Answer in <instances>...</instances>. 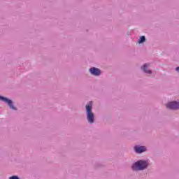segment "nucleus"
Here are the masks:
<instances>
[{
	"label": "nucleus",
	"mask_w": 179,
	"mask_h": 179,
	"mask_svg": "<svg viewBox=\"0 0 179 179\" xmlns=\"http://www.w3.org/2000/svg\"><path fill=\"white\" fill-rule=\"evenodd\" d=\"M85 114L88 124L92 125L96 121L94 113H93V101H90L85 106Z\"/></svg>",
	"instance_id": "nucleus-1"
},
{
	"label": "nucleus",
	"mask_w": 179,
	"mask_h": 179,
	"mask_svg": "<svg viewBox=\"0 0 179 179\" xmlns=\"http://www.w3.org/2000/svg\"><path fill=\"white\" fill-rule=\"evenodd\" d=\"M149 167V162L148 160L139 159L131 165L133 171H143Z\"/></svg>",
	"instance_id": "nucleus-2"
},
{
	"label": "nucleus",
	"mask_w": 179,
	"mask_h": 179,
	"mask_svg": "<svg viewBox=\"0 0 179 179\" xmlns=\"http://www.w3.org/2000/svg\"><path fill=\"white\" fill-rule=\"evenodd\" d=\"M0 101H3V103H6V104L8 106L10 110L17 111V108H16L15 105H13V101H12L11 99H9L8 98L0 95Z\"/></svg>",
	"instance_id": "nucleus-3"
},
{
	"label": "nucleus",
	"mask_w": 179,
	"mask_h": 179,
	"mask_svg": "<svg viewBox=\"0 0 179 179\" xmlns=\"http://www.w3.org/2000/svg\"><path fill=\"white\" fill-rule=\"evenodd\" d=\"M166 107L169 108V110H179V102L177 101L169 102L166 104Z\"/></svg>",
	"instance_id": "nucleus-4"
},
{
	"label": "nucleus",
	"mask_w": 179,
	"mask_h": 179,
	"mask_svg": "<svg viewBox=\"0 0 179 179\" xmlns=\"http://www.w3.org/2000/svg\"><path fill=\"white\" fill-rule=\"evenodd\" d=\"M135 153H137L138 155H141V153H143L144 152H146L148 150V148L146 146L137 145L134 147Z\"/></svg>",
	"instance_id": "nucleus-5"
},
{
	"label": "nucleus",
	"mask_w": 179,
	"mask_h": 179,
	"mask_svg": "<svg viewBox=\"0 0 179 179\" xmlns=\"http://www.w3.org/2000/svg\"><path fill=\"white\" fill-rule=\"evenodd\" d=\"M89 71L90 73L93 76H100V75H101V70L97 67H91Z\"/></svg>",
	"instance_id": "nucleus-6"
},
{
	"label": "nucleus",
	"mask_w": 179,
	"mask_h": 179,
	"mask_svg": "<svg viewBox=\"0 0 179 179\" xmlns=\"http://www.w3.org/2000/svg\"><path fill=\"white\" fill-rule=\"evenodd\" d=\"M141 71L145 73H148V75H151L152 71L149 70V67L147 64H145L143 66H141Z\"/></svg>",
	"instance_id": "nucleus-7"
},
{
	"label": "nucleus",
	"mask_w": 179,
	"mask_h": 179,
	"mask_svg": "<svg viewBox=\"0 0 179 179\" xmlns=\"http://www.w3.org/2000/svg\"><path fill=\"white\" fill-rule=\"evenodd\" d=\"M145 41H146V37H145V36H142L138 40V43L143 44V43H145Z\"/></svg>",
	"instance_id": "nucleus-8"
},
{
	"label": "nucleus",
	"mask_w": 179,
	"mask_h": 179,
	"mask_svg": "<svg viewBox=\"0 0 179 179\" xmlns=\"http://www.w3.org/2000/svg\"><path fill=\"white\" fill-rule=\"evenodd\" d=\"M8 179H20V178H19V176H10Z\"/></svg>",
	"instance_id": "nucleus-9"
},
{
	"label": "nucleus",
	"mask_w": 179,
	"mask_h": 179,
	"mask_svg": "<svg viewBox=\"0 0 179 179\" xmlns=\"http://www.w3.org/2000/svg\"><path fill=\"white\" fill-rule=\"evenodd\" d=\"M176 71H177V72L179 73V66H178V67L176 68Z\"/></svg>",
	"instance_id": "nucleus-10"
}]
</instances>
